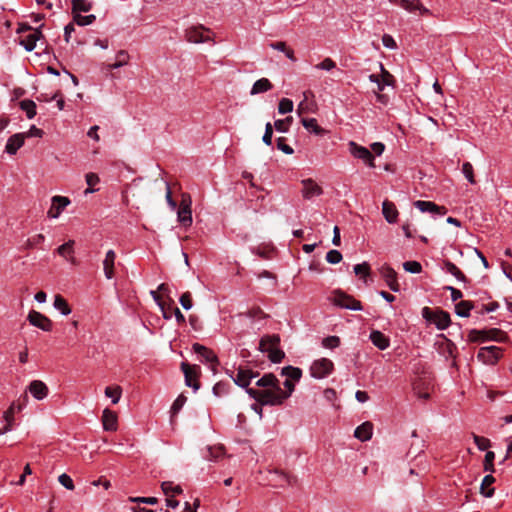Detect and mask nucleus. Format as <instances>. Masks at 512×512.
I'll list each match as a JSON object with an SVG mask.
<instances>
[{
    "label": "nucleus",
    "mask_w": 512,
    "mask_h": 512,
    "mask_svg": "<svg viewBox=\"0 0 512 512\" xmlns=\"http://www.w3.org/2000/svg\"><path fill=\"white\" fill-rule=\"evenodd\" d=\"M281 375L286 376L283 385L285 390L279 386L276 394L270 392H257V389H248L249 396L262 405L278 406L282 405L288 399L295 389L294 382H298L302 377V370L298 367L286 366L281 370Z\"/></svg>",
    "instance_id": "1"
},
{
    "label": "nucleus",
    "mask_w": 512,
    "mask_h": 512,
    "mask_svg": "<svg viewBox=\"0 0 512 512\" xmlns=\"http://www.w3.org/2000/svg\"><path fill=\"white\" fill-rule=\"evenodd\" d=\"M17 32L21 34L20 44L23 45L27 51H32L36 46V42L43 38L40 29H33L27 24H22Z\"/></svg>",
    "instance_id": "2"
},
{
    "label": "nucleus",
    "mask_w": 512,
    "mask_h": 512,
    "mask_svg": "<svg viewBox=\"0 0 512 512\" xmlns=\"http://www.w3.org/2000/svg\"><path fill=\"white\" fill-rule=\"evenodd\" d=\"M422 316L427 321L433 322L440 330L446 329L451 323L449 313L441 309L432 310L429 307H424Z\"/></svg>",
    "instance_id": "3"
},
{
    "label": "nucleus",
    "mask_w": 512,
    "mask_h": 512,
    "mask_svg": "<svg viewBox=\"0 0 512 512\" xmlns=\"http://www.w3.org/2000/svg\"><path fill=\"white\" fill-rule=\"evenodd\" d=\"M181 370L184 373L185 384L197 391L200 388V383L198 381V378L201 375L200 366L182 362Z\"/></svg>",
    "instance_id": "4"
},
{
    "label": "nucleus",
    "mask_w": 512,
    "mask_h": 512,
    "mask_svg": "<svg viewBox=\"0 0 512 512\" xmlns=\"http://www.w3.org/2000/svg\"><path fill=\"white\" fill-rule=\"evenodd\" d=\"M334 364L328 358H321L312 363L310 367L311 376L314 378L322 379L330 375L333 371Z\"/></svg>",
    "instance_id": "5"
},
{
    "label": "nucleus",
    "mask_w": 512,
    "mask_h": 512,
    "mask_svg": "<svg viewBox=\"0 0 512 512\" xmlns=\"http://www.w3.org/2000/svg\"><path fill=\"white\" fill-rule=\"evenodd\" d=\"M204 32H210V29L203 25L191 26L185 30V39L190 43H203L211 41L209 35H205Z\"/></svg>",
    "instance_id": "6"
},
{
    "label": "nucleus",
    "mask_w": 512,
    "mask_h": 512,
    "mask_svg": "<svg viewBox=\"0 0 512 512\" xmlns=\"http://www.w3.org/2000/svg\"><path fill=\"white\" fill-rule=\"evenodd\" d=\"M333 302L335 305L342 308L351 310H361V302L353 298L352 296L342 292L341 290L334 291Z\"/></svg>",
    "instance_id": "7"
},
{
    "label": "nucleus",
    "mask_w": 512,
    "mask_h": 512,
    "mask_svg": "<svg viewBox=\"0 0 512 512\" xmlns=\"http://www.w3.org/2000/svg\"><path fill=\"white\" fill-rule=\"evenodd\" d=\"M178 221L184 226L192 224L191 198L188 194H182L181 203L177 211Z\"/></svg>",
    "instance_id": "8"
},
{
    "label": "nucleus",
    "mask_w": 512,
    "mask_h": 512,
    "mask_svg": "<svg viewBox=\"0 0 512 512\" xmlns=\"http://www.w3.org/2000/svg\"><path fill=\"white\" fill-rule=\"evenodd\" d=\"M349 151L355 158L363 160L370 167H375L374 156L366 147L351 141L349 143Z\"/></svg>",
    "instance_id": "9"
},
{
    "label": "nucleus",
    "mask_w": 512,
    "mask_h": 512,
    "mask_svg": "<svg viewBox=\"0 0 512 512\" xmlns=\"http://www.w3.org/2000/svg\"><path fill=\"white\" fill-rule=\"evenodd\" d=\"M501 356V349L496 346L480 348L477 358L485 364H494Z\"/></svg>",
    "instance_id": "10"
},
{
    "label": "nucleus",
    "mask_w": 512,
    "mask_h": 512,
    "mask_svg": "<svg viewBox=\"0 0 512 512\" xmlns=\"http://www.w3.org/2000/svg\"><path fill=\"white\" fill-rule=\"evenodd\" d=\"M28 321L31 325L38 327L43 331H50L52 329V321L38 311H30L28 314Z\"/></svg>",
    "instance_id": "11"
},
{
    "label": "nucleus",
    "mask_w": 512,
    "mask_h": 512,
    "mask_svg": "<svg viewBox=\"0 0 512 512\" xmlns=\"http://www.w3.org/2000/svg\"><path fill=\"white\" fill-rule=\"evenodd\" d=\"M258 387H264V390H257V392H270L276 394L279 390V380L272 373L264 374L257 382Z\"/></svg>",
    "instance_id": "12"
},
{
    "label": "nucleus",
    "mask_w": 512,
    "mask_h": 512,
    "mask_svg": "<svg viewBox=\"0 0 512 512\" xmlns=\"http://www.w3.org/2000/svg\"><path fill=\"white\" fill-rule=\"evenodd\" d=\"M303 185L302 195L305 199H311L323 193V189L313 179L308 178L301 181Z\"/></svg>",
    "instance_id": "13"
},
{
    "label": "nucleus",
    "mask_w": 512,
    "mask_h": 512,
    "mask_svg": "<svg viewBox=\"0 0 512 512\" xmlns=\"http://www.w3.org/2000/svg\"><path fill=\"white\" fill-rule=\"evenodd\" d=\"M70 204V200L64 196H54L52 198V205L48 210V216L51 218H57L61 212Z\"/></svg>",
    "instance_id": "14"
},
{
    "label": "nucleus",
    "mask_w": 512,
    "mask_h": 512,
    "mask_svg": "<svg viewBox=\"0 0 512 512\" xmlns=\"http://www.w3.org/2000/svg\"><path fill=\"white\" fill-rule=\"evenodd\" d=\"M381 275L384 278V280L386 281L388 287L392 291H395V292L399 291L400 286L397 281V273L393 268H391L390 266H383L381 269Z\"/></svg>",
    "instance_id": "15"
},
{
    "label": "nucleus",
    "mask_w": 512,
    "mask_h": 512,
    "mask_svg": "<svg viewBox=\"0 0 512 512\" xmlns=\"http://www.w3.org/2000/svg\"><path fill=\"white\" fill-rule=\"evenodd\" d=\"M192 348L193 351L199 356H201L204 361L211 363L213 366L219 363L217 355L211 349L199 343L193 344Z\"/></svg>",
    "instance_id": "16"
},
{
    "label": "nucleus",
    "mask_w": 512,
    "mask_h": 512,
    "mask_svg": "<svg viewBox=\"0 0 512 512\" xmlns=\"http://www.w3.org/2000/svg\"><path fill=\"white\" fill-rule=\"evenodd\" d=\"M151 295H152L153 299L155 300V302L160 307V309L163 313V317L165 319H170L171 313L168 312V309L172 308V305L175 304L174 300L169 296L165 300H163L161 298V296L159 295L158 291H151Z\"/></svg>",
    "instance_id": "17"
},
{
    "label": "nucleus",
    "mask_w": 512,
    "mask_h": 512,
    "mask_svg": "<svg viewBox=\"0 0 512 512\" xmlns=\"http://www.w3.org/2000/svg\"><path fill=\"white\" fill-rule=\"evenodd\" d=\"M280 345L278 334L264 335L259 342V350L268 354V349H275Z\"/></svg>",
    "instance_id": "18"
},
{
    "label": "nucleus",
    "mask_w": 512,
    "mask_h": 512,
    "mask_svg": "<svg viewBox=\"0 0 512 512\" xmlns=\"http://www.w3.org/2000/svg\"><path fill=\"white\" fill-rule=\"evenodd\" d=\"M116 253L114 250L107 251L103 260V270L107 279H112L115 275Z\"/></svg>",
    "instance_id": "19"
},
{
    "label": "nucleus",
    "mask_w": 512,
    "mask_h": 512,
    "mask_svg": "<svg viewBox=\"0 0 512 512\" xmlns=\"http://www.w3.org/2000/svg\"><path fill=\"white\" fill-rule=\"evenodd\" d=\"M28 389L37 400H42L48 395L47 385L40 380H33L29 384Z\"/></svg>",
    "instance_id": "20"
},
{
    "label": "nucleus",
    "mask_w": 512,
    "mask_h": 512,
    "mask_svg": "<svg viewBox=\"0 0 512 512\" xmlns=\"http://www.w3.org/2000/svg\"><path fill=\"white\" fill-rule=\"evenodd\" d=\"M414 205L422 212H431L444 215L447 209L444 206H438L434 202L418 200Z\"/></svg>",
    "instance_id": "21"
},
{
    "label": "nucleus",
    "mask_w": 512,
    "mask_h": 512,
    "mask_svg": "<svg viewBox=\"0 0 512 512\" xmlns=\"http://www.w3.org/2000/svg\"><path fill=\"white\" fill-rule=\"evenodd\" d=\"M396 5L401 6L407 11L413 12L419 10L422 14H428L429 10L425 8L420 0H392Z\"/></svg>",
    "instance_id": "22"
},
{
    "label": "nucleus",
    "mask_w": 512,
    "mask_h": 512,
    "mask_svg": "<svg viewBox=\"0 0 512 512\" xmlns=\"http://www.w3.org/2000/svg\"><path fill=\"white\" fill-rule=\"evenodd\" d=\"M373 433V424L369 421H366L359 425L355 431L354 436L360 441H368L371 439Z\"/></svg>",
    "instance_id": "23"
},
{
    "label": "nucleus",
    "mask_w": 512,
    "mask_h": 512,
    "mask_svg": "<svg viewBox=\"0 0 512 512\" xmlns=\"http://www.w3.org/2000/svg\"><path fill=\"white\" fill-rule=\"evenodd\" d=\"M413 390L418 398L427 400L430 397V382L418 379L413 384Z\"/></svg>",
    "instance_id": "24"
},
{
    "label": "nucleus",
    "mask_w": 512,
    "mask_h": 512,
    "mask_svg": "<svg viewBox=\"0 0 512 512\" xmlns=\"http://www.w3.org/2000/svg\"><path fill=\"white\" fill-rule=\"evenodd\" d=\"M103 428L106 431L117 430V415L115 412L106 408L102 415Z\"/></svg>",
    "instance_id": "25"
},
{
    "label": "nucleus",
    "mask_w": 512,
    "mask_h": 512,
    "mask_svg": "<svg viewBox=\"0 0 512 512\" xmlns=\"http://www.w3.org/2000/svg\"><path fill=\"white\" fill-rule=\"evenodd\" d=\"M24 138V135L21 133L12 135L6 143V152L9 154H15L18 151V149H20L23 146Z\"/></svg>",
    "instance_id": "26"
},
{
    "label": "nucleus",
    "mask_w": 512,
    "mask_h": 512,
    "mask_svg": "<svg viewBox=\"0 0 512 512\" xmlns=\"http://www.w3.org/2000/svg\"><path fill=\"white\" fill-rule=\"evenodd\" d=\"M382 213L387 222L395 223L398 217V210L394 203L389 200H385L382 204Z\"/></svg>",
    "instance_id": "27"
},
{
    "label": "nucleus",
    "mask_w": 512,
    "mask_h": 512,
    "mask_svg": "<svg viewBox=\"0 0 512 512\" xmlns=\"http://www.w3.org/2000/svg\"><path fill=\"white\" fill-rule=\"evenodd\" d=\"M371 342L380 350H385L389 347L390 340L381 331L373 330L370 334Z\"/></svg>",
    "instance_id": "28"
},
{
    "label": "nucleus",
    "mask_w": 512,
    "mask_h": 512,
    "mask_svg": "<svg viewBox=\"0 0 512 512\" xmlns=\"http://www.w3.org/2000/svg\"><path fill=\"white\" fill-rule=\"evenodd\" d=\"M272 88H273V84L270 82L269 79L261 78L253 84L250 94L256 95L259 93H264V92L271 90Z\"/></svg>",
    "instance_id": "29"
},
{
    "label": "nucleus",
    "mask_w": 512,
    "mask_h": 512,
    "mask_svg": "<svg viewBox=\"0 0 512 512\" xmlns=\"http://www.w3.org/2000/svg\"><path fill=\"white\" fill-rule=\"evenodd\" d=\"M494 482L495 478L491 474L486 475L480 485V493L485 497H492L494 494V488L491 486Z\"/></svg>",
    "instance_id": "30"
},
{
    "label": "nucleus",
    "mask_w": 512,
    "mask_h": 512,
    "mask_svg": "<svg viewBox=\"0 0 512 512\" xmlns=\"http://www.w3.org/2000/svg\"><path fill=\"white\" fill-rule=\"evenodd\" d=\"M248 369H244L242 367H239L237 369L236 376L233 377L234 382L240 386L246 388V391L249 389L248 386L250 384L249 376H248Z\"/></svg>",
    "instance_id": "31"
},
{
    "label": "nucleus",
    "mask_w": 512,
    "mask_h": 512,
    "mask_svg": "<svg viewBox=\"0 0 512 512\" xmlns=\"http://www.w3.org/2000/svg\"><path fill=\"white\" fill-rule=\"evenodd\" d=\"M301 123L307 130H310L316 135H323L326 132L325 129L317 124V120L315 118H303Z\"/></svg>",
    "instance_id": "32"
},
{
    "label": "nucleus",
    "mask_w": 512,
    "mask_h": 512,
    "mask_svg": "<svg viewBox=\"0 0 512 512\" xmlns=\"http://www.w3.org/2000/svg\"><path fill=\"white\" fill-rule=\"evenodd\" d=\"M16 406L13 403L7 411L4 413V419L6 421V425L0 429V435L7 433L12 429L13 421H14V413H15Z\"/></svg>",
    "instance_id": "33"
},
{
    "label": "nucleus",
    "mask_w": 512,
    "mask_h": 512,
    "mask_svg": "<svg viewBox=\"0 0 512 512\" xmlns=\"http://www.w3.org/2000/svg\"><path fill=\"white\" fill-rule=\"evenodd\" d=\"M474 305L471 301L463 300L455 305V312L458 316L468 317Z\"/></svg>",
    "instance_id": "34"
},
{
    "label": "nucleus",
    "mask_w": 512,
    "mask_h": 512,
    "mask_svg": "<svg viewBox=\"0 0 512 512\" xmlns=\"http://www.w3.org/2000/svg\"><path fill=\"white\" fill-rule=\"evenodd\" d=\"M72 13L74 15L80 12H89L92 8V3L86 0H72Z\"/></svg>",
    "instance_id": "35"
},
{
    "label": "nucleus",
    "mask_w": 512,
    "mask_h": 512,
    "mask_svg": "<svg viewBox=\"0 0 512 512\" xmlns=\"http://www.w3.org/2000/svg\"><path fill=\"white\" fill-rule=\"evenodd\" d=\"M208 455H206V459L210 461H217L220 457L224 455V446H209L207 447Z\"/></svg>",
    "instance_id": "36"
},
{
    "label": "nucleus",
    "mask_w": 512,
    "mask_h": 512,
    "mask_svg": "<svg viewBox=\"0 0 512 512\" xmlns=\"http://www.w3.org/2000/svg\"><path fill=\"white\" fill-rule=\"evenodd\" d=\"M54 307L57 310H59L63 315H68L71 313V308H70L69 304L61 295L55 296Z\"/></svg>",
    "instance_id": "37"
},
{
    "label": "nucleus",
    "mask_w": 512,
    "mask_h": 512,
    "mask_svg": "<svg viewBox=\"0 0 512 512\" xmlns=\"http://www.w3.org/2000/svg\"><path fill=\"white\" fill-rule=\"evenodd\" d=\"M161 488L166 496H174L182 493V488L179 485H173L172 482L165 481L161 484Z\"/></svg>",
    "instance_id": "38"
},
{
    "label": "nucleus",
    "mask_w": 512,
    "mask_h": 512,
    "mask_svg": "<svg viewBox=\"0 0 512 512\" xmlns=\"http://www.w3.org/2000/svg\"><path fill=\"white\" fill-rule=\"evenodd\" d=\"M446 271L456 277L458 280L466 282L467 277L464 275V273L452 262L446 261L445 262Z\"/></svg>",
    "instance_id": "39"
},
{
    "label": "nucleus",
    "mask_w": 512,
    "mask_h": 512,
    "mask_svg": "<svg viewBox=\"0 0 512 512\" xmlns=\"http://www.w3.org/2000/svg\"><path fill=\"white\" fill-rule=\"evenodd\" d=\"M128 59H129V55H128L127 51L120 50L116 55V62L113 64H109L108 69L112 70V69L120 68V67L124 66L125 64H127Z\"/></svg>",
    "instance_id": "40"
},
{
    "label": "nucleus",
    "mask_w": 512,
    "mask_h": 512,
    "mask_svg": "<svg viewBox=\"0 0 512 512\" xmlns=\"http://www.w3.org/2000/svg\"><path fill=\"white\" fill-rule=\"evenodd\" d=\"M122 388L120 386H109L105 389V395L112 398V403L117 404L121 398Z\"/></svg>",
    "instance_id": "41"
},
{
    "label": "nucleus",
    "mask_w": 512,
    "mask_h": 512,
    "mask_svg": "<svg viewBox=\"0 0 512 512\" xmlns=\"http://www.w3.org/2000/svg\"><path fill=\"white\" fill-rule=\"evenodd\" d=\"M20 108L26 112L29 119H32L36 115V104L32 100H22L20 102Z\"/></svg>",
    "instance_id": "42"
},
{
    "label": "nucleus",
    "mask_w": 512,
    "mask_h": 512,
    "mask_svg": "<svg viewBox=\"0 0 512 512\" xmlns=\"http://www.w3.org/2000/svg\"><path fill=\"white\" fill-rule=\"evenodd\" d=\"M85 180H86V183L88 185V188L85 190V194H88V193H93L94 191H96L95 189H93V187L99 183L100 179H99V176L95 173H87L86 176H85Z\"/></svg>",
    "instance_id": "43"
},
{
    "label": "nucleus",
    "mask_w": 512,
    "mask_h": 512,
    "mask_svg": "<svg viewBox=\"0 0 512 512\" xmlns=\"http://www.w3.org/2000/svg\"><path fill=\"white\" fill-rule=\"evenodd\" d=\"M270 47L275 49V50H279V51L284 52L285 55L289 59L295 60L293 50L288 48L285 42H282V41H280V42H273V43L270 44Z\"/></svg>",
    "instance_id": "44"
},
{
    "label": "nucleus",
    "mask_w": 512,
    "mask_h": 512,
    "mask_svg": "<svg viewBox=\"0 0 512 512\" xmlns=\"http://www.w3.org/2000/svg\"><path fill=\"white\" fill-rule=\"evenodd\" d=\"M486 336H487V339L489 338V339H492V340H495L498 342H504L507 339L506 333H504L502 330L496 329V328L486 331Z\"/></svg>",
    "instance_id": "45"
},
{
    "label": "nucleus",
    "mask_w": 512,
    "mask_h": 512,
    "mask_svg": "<svg viewBox=\"0 0 512 512\" xmlns=\"http://www.w3.org/2000/svg\"><path fill=\"white\" fill-rule=\"evenodd\" d=\"M292 121H293L292 116H288L285 119H278L275 121L274 127L277 131L285 133L288 131L289 126L291 125Z\"/></svg>",
    "instance_id": "46"
},
{
    "label": "nucleus",
    "mask_w": 512,
    "mask_h": 512,
    "mask_svg": "<svg viewBox=\"0 0 512 512\" xmlns=\"http://www.w3.org/2000/svg\"><path fill=\"white\" fill-rule=\"evenodd\" d=\"M268 358L273 363H280L285 358V353L279 347L268 349Z\"/></svg>",
    "instance_id": "47"
},
{
    "label": "nucleus",
    "mask_w": 512,
    "mask_h": 512,
    "mask_svg": "<svg viewBox=\"0 0 512 512\" xmlns=\"http://www.w3.org/2000/svg\"><path fill=\"white\" fill-rule=\"evenodd\" d=\"M73 20L80 26H86L92 24L96 20V17L93 14L87 16L76 14L73 16Z\"/></svg>",
    "instance_id": "48"
},
{
    "label": "nucleus",
    "mask_w": 512,
    "mask_h": 512,
    "mask_svg": "<svg viewBox=\"0 0 512 512\" xmlns=\"http://www.w3.org/2000/svg\"><path fill=\"white\" fill-rule=\"evenodd\" d=\"M468 339L470 342L484 341L487 339L486 330L472 329L469 331Z\"/></svg>",
    "instance_id": "49"
},
{
    "label": "nucleus",
    "mask_w": 512,
    "mask_h": 512,
    "mask_svg": "<svg viewBox=\"0 0 512 512\" xmlns=\"http://www.w3.org/2000/svg\"><path fill=\"white\" fill-rule=\"evenodd\" d=\"M293 110V102L288 98H282L278 105V112L280 114H286Z\"/></svg>",
    "instance_id": "50"
},
{
    "label": "nucleus",
    "mask_w": 512,
    "mask_h": 512,
    "mask_svg": "<svg viewBox=\"0 0 512 512\" xmlns=\"http://www.w3.org/2000/svg\"><path fill=\"white\" fill-rule=\"evenodd\" d=\"M474 443L478 447L479 450L484 451L487 450L491 446V442L488 438L473 435Z\"/></svg>",
    "instance_id": "51"
},
{
    "label": "nucleus",
    "mask_w": 512,
    "mask_h": 512,
    "mask_svg": "<svg viewBox=\"0 0 512 512\" xmlns=\"http://www.w3.org/2000/svg\"><path fill=\"white\" fill-rule=\"evenodd\" d=\"M494 459L495 454L492 451H488L484 458L483 468L485 471L494 472Z\"/></svg>",
    "instance_id": "52"
},
{
    "label": "nucleus",
    "mask_w": 512,
    "mask_h": 512,
    "mask_svg": "<svg viewBox=\"0 0 512 512\" xmlns=\"http://www.w3.org/2000/svg\"><path fill=\"white\" fill-rule=\"evenodd\" d=\"M403 268L410 273H420L422 270L421 264L417 261H406L403 263Z\"/></svg>",
    "instance_id": "53"
},
{
    "label": "nucleus",
    "mask_w": 512,
    "mask_h": 512,
    "mask_svg": "<svg viewBox=\"0 0 512 512\" xmlns=\"http://www.w3.org/2000/svg\"><path fill=\"white\" fill-rule=\"evenodd\" d=\"M462 172H463L464 176L466 177V179L471 184L475 183L474 173H473V166H472V164L470 162H465L462 165Z\"/></svg>",
    "instance_id": "54"
},
{
    "label": "nucleus",
    "mask_w": 512,
    "mask_h": 512,
    "mask_svg": "<svg viewBox=\"0 0 512 512\" xmlns=\"http://www.w3.org/2000/svg\"><path fill=\"white\" fill-rule=\"evenodd\" d=\"M187 401V397L184 396L183 394H180L176 400L174 401V403L172 404V407H171V412L173 415L177 414L183 407V405L185 404V402Z\"/></svg>",
    "instance_id": "55"
},
{
    "label": "nucleus",
    "mask_w": 512,
    "mask_h": 512,
    "mask_svg": "<svg viewBox=\"0 0 512 512\" xmlns=\"http://www.w3.org/2000/svg\"><path fill=\"white\" fill-rule=\"evenodd\" d=\"M73 246H74V241L73 240H69L68 242H66L63 245L59 246L57 248V252H58V254L60 256L66 257L67 254L73 253Z\"/></svg>",
    "instance_id": "56"
},
{
    "label": "nucleus",
    "mask_w": 512,
    "mask_h": 512,
    "mask_svg": "<svg viewBox=\"0 0 512 512\" xmlns=\"http://www.w3.org/2000/svg\"><path fill=\"white\" fill-rule=\"evenodd\" d=\"M325 348L333 349L340 345V338L338 336H328L322 342Z\"/></svg>",
    "instance_id": "57"
},
{
    "label": "nucleus",
    "mask_w": 512,
    "mask_h": 512,
    "mask_svg": "<svg viewBox=\"0 0 512 512\" xmlns=\"http://www.w3.org/2000/svg\"><path fill=\"white\" fill-rule=\"evenodd\" d=\"M380 69H381L380 80L383 82V84H386L387 86L392 85L394 83V76L392 74H390L381 63H380Z\"/></svg>",
    "instance_id": "58"
},
{
    "label": "nucleus",
    "mask_w": 512,
    "mask_h": 512,
    "mask_svg": "<svg viewBox=\"0 0 512 512\" xmlns=\"http://www.w3.org/2000/svg\"><path fill=\"white\" fill-rule=\"evenodd\" d=\"M326 260L330 264H337L342 260V254L338 250H330L326 254Z\"/></svg>",
    "instance_id": "59"
},
{
    "label": "nucleus",
    "mask_w": 512,
    "mask_h": 512,
    "mask_svg": "<svg viewBox=\"0 0 512 512\" xmlns=\"http://www.w3.org/2000/svg\"><path fill=\"white\" fill-rule=\"evenodd\" d=\"M129 501L135 502L138 504H149V505H155L158 503V499L156 497H130Z\"/></svg>",
    "instance_id": "60"
},
{
    "label": "nucleus",
    "mask_w": 512,
    "mask_h": 512,
    "mask_svg": "<svg viewBox=\"0 0 512 512\" xmlns=\"http://www.w3.org/2000/svg\"><path fill=\"white\" fill-rule=\"evenodd\" d=\"M276 143H277V148L279 150H281L283 153L288 154V155L293 154L294 150L292 149V147H290L289 145L286 144V138L279 137L276 140Z\"/></svg>",
    "instance_id": "61"
},
{
    "label": "nucleus",
    "mask_w": 512,
    "mask_h": 512,
    "mask_svg": "<svg viewBox=\"0 0 512 512\" xmlns=\"http://www.w3.org/2000/svg\"><path fill=\"white\" fill-rule=\"evenodd\" d=\"M272 136H273V126L270 122L265 125V133L263 135V142L270 146L272 144Z\"/></svg>",
    "instance_id": "62"
},
{
    "label": "nucleus",
    "mask_w": 512,
    "mask_h": 512,
    "mask_svg": "<svg viewBox=\"0 0 512 512\" xmlns=\"http://www.w3.org/2000/svg\"><path fill=\"white\" fill-rule=\"evenodd\" d=\"M356 275L367 276L370 273V265L366 262L354 266Z\"/></svg>",
    "instance_id": "63"
},
{
    "label": "nucleus",
    "mask_w": 512,
    "mask_h": 512,
    "mask_svg": "<svg viewBox=\"0 0 512 512\" xmlns=\"http://www.w3.org/2000/svg\"><path fill=\"white\" fill-rule=\"evenodd\" d=\"M61 485H63L68 490L74 489V483L71 477L65 473L61 474L58 478Z\"/></svg>",
    "instance_id": "64"
}]
</instances>
